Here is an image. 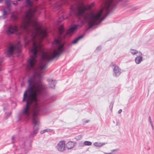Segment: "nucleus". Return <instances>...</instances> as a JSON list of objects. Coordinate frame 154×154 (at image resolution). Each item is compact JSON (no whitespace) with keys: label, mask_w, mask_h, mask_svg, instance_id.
Here are the masks:
<instances>
[{"label":"nucleus","mask_w":154,"mask_h":154,"mask_svg":"<svg viewBox=\"0 0 154 154\" xmlns=\"http://www.w3.org/2000/svg\"><path fill=\"white\" fill-rule=\"evenodd\" d=\"M29 49L30 58L27 60L26 68L32 73L33 79L28 80L29 85L24 92L23 101L26 103L17 116L19 121L29 120L32 117L33 131L30 138L33 137L39 129V120L38 116L40 111L46 110L50 106L48 102L43 103L41 96L46 93V86L41 81L42 74L47 68L48 62L59 56L64 47H55L52 55L42 50L41 47H26Z\"/></svg>","instance_id":"nucleus-1"},{"label":"nucleus","mask_w":154,"mask_h":154,"mask_svg":"<svg viewBox=\"0 0 154 154\" xmlns=\"http://www.w3.org/2000/svg\"><path fill=\"white\" fill-rule=\"evenodd\" d=\"M50 3L52 0H49ZM104 6L99 11L95 13L89 14L86 12L90 10L94 6L93 3L90 5H84L82 0H60L59 2H54L52 6L53 9L58 10L63 13L61 5L63 4H70V2L73 4L70 5L69 16L75 15L82 23H86L89 29L95 25L99 24L113 8L117 3L116 0H103Z\"/></svg>","instance_id":"nucleus-2"},{"label":"nucleus","mask_w":154,"mask_h":154,"mask_svg":"<svg viewBox=\"0 0 154 154\" xmlns=\"http://www.w3.org/2000/svg\"><path fill=\"white\" fill-rule=\"evenodd\" d=\"M8 46L9 47H7L6 52V54L8 55H12L14 53H20L21 51L22 46L20 42H18L15 45L10 43Z\"/></svg>","instance_id":"nucleus-3"},{"label":"nucleus","mask_w":154,"mask_h":154,"mask_svg":"<svg viewBox=\"0 0 154 154\" xmlns=\"http://www.w3.org/2000/svg\"><path fill=\"white\" fill-rule=\"evenodd\" d=\"M113 76L115 77H119L122 73L121 69L117 65H113Z\"/></svg>","instance_id":"nucleus-4"},{"label":"nucleus","mask_w":154,"mask_h":154,"mask_svg":"<svg viewBox=\"0 0 154 154\" xmlns=\"http://www.w3.org/2000/svg\"><path fill=\"white\" fill-rule=\"evenodd\" d=\"M56 147L59 151L63 152L64 151L65 148V141H60L57 144Z\"/></svg>","instance_id":"nucleus-5"},{"label":"nucleus","mask_w":154,"mask_h":154,"mask_svg":"<svg viewBox=\"0 0 154 154\" xmlns=\"http://www.w3.org/2000/svg\"><path fill=\"white\" fill-rule=\"evenodd\" d=\"M5 4L6 6L5 8L4 9H5L7 12V14L9 13L11 10V2L10 0H5Z\"/></svg>","instance_id":"nucleus-6"},{"label":"nucleus","mask_w":154,"mask_h":154,"mask_svg":"<svg viewBox=\"0 0 154 154\" xmlns=\"http://www.w3.org/2000/svg\"><path fill=\"white\" fill-rule=\"evenodd\" d=\"M48 81L49 83L50 87L52 88H54L55 85L56 84V81L52 79H48Z\"/></svg>","instance_id":"nucleus-7"},{"label":"nucleus","mask_w":154,"mask_h":154,"mask_svg":"<svg viewBox=\"0 0 154 154\" xmlns=\"http://www.w3.org/2000/svg\"><path fill=\"white\" fill-rule=\"evenodd\" d=\"M75 143L73 141H69L66 144V148L68 149H70L75 146Z\"/></svg>","instance_id":"nucleus-8"},{"label":"nucleus","mask_w":154,"mask_h":154,"mask_svg":"<svg viewBox=\"0 0 154 154\" xmlns=\"http://www.w3.org/2000/svg\"><path fill=\"white\" fill-rule=\"evenodd\" d=\"M142 55H139L137 56L135 58V62L137 64L140 63L143 61V57Z\"/></svg>","instance_id":"nucleus-9"},{"label":"nucleus","mask_w":154,"mask_h":154,"mask_svg":"<svg viewBox=\"0 0 154 154\" xmlns=\"http://www.w3.org/2000/svg\"><path fill=\"white\" fill-rule=\"evenodd\" d=\"M130 53L133 55H136L138 54L139 55H142V53L140 51H137L133 49H131L130 51Z\"/></svg>","instance_id":"nucleus-10"},{"label":"nucleus","mask_w":154,"mask_h":154,"mask_svg":"<svg viewBox=\"0 0 154 154\" xmlns=\"http://www.w3.org/2000/svg\"><path fill=\"white\" fill-rule=\"evenodd\" d=\"M84 36V35H83L78 36V37L75 38L72 42V43L73 44H75L77 43L78 41L83 38Z\"/></svg>","instance_id":"nucleus-11"},{"label":"nucleus","mask_w":154,"mask_h":154,"mask_svg":"<svg viewBox=\"0 0 154 154\" xmlns=\"http://www.w3.org/2000/svg\"><path fill=\"white\" fill-rule=\"evenodd\" d=\"M7 12L5 9H3V15L0 16V20L5 19L7 17Z\"/></svg>","instance_id":"nucleus-12"},{"label":"nucleus","mask_w":154,"mask_h":154,"mask_svg":"<svg viewBox=\"0 0 154 154\" xmlns=\"http://www.w3.org/2000/svg\"><path fill=\"white\" fill-rule=\"evenodd\" d=\"M105 143H101L100 142H95L93 143V145L96 147H100L104 145Z\"/></svg>","instance_id":"nucleus-13"},{"label":"nucleus","mask_w":154,"mask_h":154,"mask_svg":"<svg viewBox=\"0 0 154 154\" xmlns=\"http://www.w3.org/2000/svg\"><path fill=\"white\" fill-rule=\"evenodd\" d=\"M3 61V57L0 55V72L2 70Z\"/></svg>","instance_id":"nucleus-14"},{"label":"nucleus","mask_w":154,"mask_h":154,"mask_svg":"<svg viewBox=\"0 0 154 154\" xmlns=\"http://www.w3.org/2000/svg\"><path fill=\"white\" fill-rule=\"evenodd\" d=\"M11 114V112L10 111H8V112H5V117L6 119H7L10 116Z\"/></svg>","instance_id":"nucleus-15"},{"label":"nucleus","mask_w":154,"mask_h":154,"mask_svg":"<svg viewBox=\"0 0 154 154\" xmlns=\"http://www.w3.org/2000/svg\"><path fill=\"white\" fill-rule=\"evenodd\" d=\"M65 18L64 17V14H63L62 15H61V17H59V19L58 20V22H61L63 20L65 19Z\"/></svg>","instance_id":"nucleus-16"},{"label":"nucleus","mask_w":154,"mask_h":154,"mask_svg":"<svg viewBox=\"0 0 154 154\" xmlns=\"http://www.w3.org/2000/svg\"><path fill=\"white\" fill-rule=\"evenodd\" d=\"M84 145L90 146L92 144V143L90 141H85L84 142Z\"/></svg>","instance_id":"nucleus-17"},{"label":"nucleus","mask_w":154,"mask_h":154,"mask_svg":"<svg viewBox=\"0 0 154 154\" xmlns=\"http://www.w3.org/2000/svg\"><path fill=\"white\" fill-rule=\"evenodd\" d=\"M82 135H79L76 136L75 137V139L76 140H81L82 139Z\"/></svg>","instance_id":"nucleus-18"},{"label":"nucleus","mask_w":154,"mask_h":154,"mask_svg":"<svg viewBox=\"0 0 154 154\" xmlns=\"http://www.w3.org/2000/svg\"><path fill=\"white\" fill-rule=\"evenodd\" d=\"M44 131H45V133L46 132L52 131L53 130L51 129L48 128V129H44Z\"/></svg>","instance_id":"nucleus-19"},{"label":"nucleus","mask_w":154,"mask_h":154,"mask_svg":"<svg viewBox=\"0 0 154 154\" xmlns=\"http://www.w3.org/2000/svg\"><path fill=\"white\" fill-rule=\"evenodd\" d=\"M101 49V47L100 46H99L96 48V50L97 51H99Z\"/></svg>","instance_id":"nucleus-20"},{"label":"nucleus","mask_w":154,"mask_h":154,"mask_svg":"<svg viewBox=\"0 0 154 154\" xmlns=\"http://www.w3.org/2000/svg\"><path fill=\"white\" fill-rule=\"evenodd\" d=\"M113 103L112 102L110 103V109L112 110V107L113 106Z\"/></svg>","instance_id":"nucleus-21"},{"label":"nucleus","mask_w":154,"mask_h":154,"mask_svg":"<svg viewBox=\"0 0 154 154\" xmlns=\"http://www.w3.org/2000/svg\"><path fill=\"white\" fill-rule=\"evenodd\" d=\"M118 150V149H115L112 150L111 152L115 153H116V152Z\"/></svg>","instance_id":"nucleus-22"},{"label":"nucleus","mask_w":154,"mask_h":154,"mask_svg":"<svg viewBox=\"0 0 154 154\" xmlns=\"http://www.w3.org/2000/svg\"><path fill=\"white\" fill-rule=\"evenodd\" d=\"M79 146H84V143L82 142H80L79 143Z\"/></svg>","instance_id":"nucleus-23"},{"label":"nucleus","mask_w":154,"mask_h":154,"mask_svg":"<svg viewBox=\"0 0 154 154\" xmlns=\"http://www.w3.org/2000/svg\"><path fill=\"white\" fill-rule=\"evenodd\" d=\"M13 4L15 6L17 5V1H16L13 2Z\"/></svg>","instance_id":"nucleus-24"},{"label":"nucleus","mask_w":154,"mask_h":154,"mask_svg":"<svg viewBox=\"0 0 154 154\" xmlns=\"http://www.w3.org/2000/svg\"><path fill=\"white\" fill-rule=\"evenodd\" d=\"M149 120L150 124L152 123V119H151L150 116H149Z\"/></svg>","instance_id":"nucleus-25"},{"label":"nucleus","mask_w":154,"mask_h":154,"mask_svg":"<svg viewBox=\"0 0 154 154\" xmlns=\"http://www.w3.org/2000/svg\"><path fill=\"white\" fill-rule=\"evenodd\" d=\"M104 153V154H115V153H113V152H109V153H106L105 152H103Z\"/></svg>","instance_id":"nucleus-26"},{"label":"nucleus","mask_w":154,"mask_h":154,"mask_svg":"<svg viewBox=\"0 0 154 154\" xmlns=\"http://www.w3.org/2000/svg\"><path fill=\"white\" fill-rule=\"evenodd\" d=\"M45 131H44V130H42L40 131V133L41 134H43V133H45Z\"/></svg>","instance_id":"nucleus-27"},{"label":"nucleus","mask_w":154,"mask_h":154,"mask_svg":"<svg viewBox=\"0 0 154 154\" xmlns=\"http://www.w3.org/2000/svg\"><path fill=\"white\" fill-rule=\"evenodd\" d=\"M14 136H13L12 137V143H14V142L13 141V140H14Z\"/></svg>","instance_id":"nucleus-28"},{"label":"nucleus","mask_w":154,"mask_h":154,"mask_svg":"<svg viewBox=\"0 0 154 154\" xmlns=\"http://www.w3.org/2000/svg\"><path fill=\"white\" fill-rule=\"evenodd\" d=\"M122 109H120L119 110L118 112L119 114H120L121 113V112H122Z\"/></svg>","instance_id":"nucleus-29"},{"label":"nucleus","mask_w":154,"mask_h":154,"mask_svg":"<svg viewBox=\"0 0 154 154\" xmlns=\"http://www.w3.org/2000/svg\"><path fill=\"white\" fill-rule=\"evenodd\" d=\"M14 17V20H17V16H14V15L13 16Z\"/></svg>","instance_id":"nucleus-30"},{"label":"nucleus","mask_w":154,"mask_h":154,"mask_svg":"<svg viewBox=\"0 0 154 154\" xmlns=\"http://www.w3.org/2000/svg\"><path fill=\"white\" fill-rule=\"evenodd\" d=\"M150 124L151 126L152 129V130H153L154 129V128H153V123H152Z\"/></svg>","instance_id":"nucleus-31"},{"label":"nucleus","mask_w":154,"mask_h":154,"mask_svg":"<svg viewBox=\"0 0 154 154\" xmlns=\"http://www.w3.org/2000/svg\"><path fill=\"white\" fill-rule=\"evenodd\" d=\"M89 122V120H87L85 122L86 123H88Z\"/></svg>","instance_id":"nucleus-32"},{"label":"nucleus","mask_w":154,"mask_h":154,"mask_svg":"<svg viewBox=\"0 0 154 154\" xmlns=\"http://www.w3.org/2000/svg\"><path fill=\"white\" fill-rule=\"evenodd\" d=\"M31 147V145L30 144H29V148L28 149V150L30 149V147Z\"/></svg>","instance_id":"nucleus-33"},{"label":"nucleus","mask_w":154,"mask_h":154,"mask_svg":"<svg viewBox=\"0 0 154 154\" xmlns=\"http://www.w3.org/2000/svg\"><path fill=\"white\" fill-rule=\"evenodd\" d=\"M6 109H7V108H4V110H5H5H6Z\"/></svg>","instance_id":"nucleus-34"},{"label":"nucleus","mask_w":154,"mask_h":154,"mask_svg":"<svg viewBox=\"0 0 154 154\" xmlns=\"http://www.w3.org/2000/svg\"><path fill=\"white\" fill-rule=\"evenodd\" d=\"M118 124H119L118 122H117L116 123V125H118Z\"/></svg>","instance_id":"nucleus-35"},{"label":"nucleus","mask_w":154,"mask_h":154,"mask_svg":"<svg viewBox=\"0 0 154 154\" xmlns=\"http://www.w3.org/2000/svg\"><path fill=\"white\" fill-rule=\"evenodd\" d=\"M3 0H0V3Z\"/></svg>","instance_id":"nucleus-36"},{"label":"nucleus","mask_w":154,"mask_h":154,"mask_svg":"<svg viewBox=\"0 0 154 154\" xmlns=\"http://www.w3.org/2000/svg\"><path fill=\"white\" fill-rule=\"evenodd\" d=\"M18 0V1H20L21 0Z\"/></svg>","instance_id":"nucleus-37"},{"label":"nucleus","mask_w":154,"mask_h":154,"mask_svg":"<svg viewBox=\"0 0 154 154\" xmlns=\"http://www.w3.org/2000/svg\"><path fill=\"white\" fill-rule=\"evenodd\" d=\"M66 18H68V17H67Z\"/></svg>","instance_id":"nucleus-38"}]
</instances>
